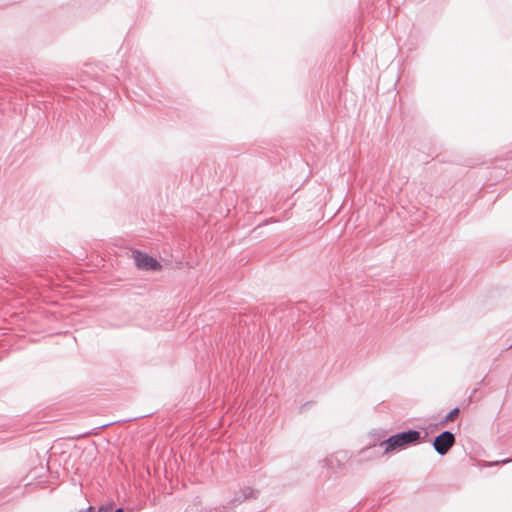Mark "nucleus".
<instances>
[{
    "instance_id": "nucleus-1",
    "label": "nucleus",
    "mask_w": 512,
    "mask_h": 512,
    "mask_svg": "<svg viewBox=\"0 0 512 512\" xmlns=\"http://www.w3.org/2000/svg\"><path fill=\"white\" fill-rule=\"evenodd\" d=\"M421 434L417 430H408L390 436L388 439L381 442L380 446L384 448L386 453L393 451L397 448H402L408 444L416 443L419 441Z\"/></svg>"
},
{
    "instance_id": "nucleus-2",
    "label": "nucleus",
    "mask_w": 512,
    "mask_h": 512,
    "mask_svg": "<svg viewBox=\"0 0 512 512\" xmlns=\"http://www.w3.org/2000/svg\"><path fill=\"white\" fill-rule=\"evenodd\" d=\"M455 440V435L452 432L443 431L435 437L433 447L439 455L443 456L453 447Z\"/></svg>"
},
{
    "instance_id": "nucleus-3",
    "label": "nucleus",
    "mask_w": 512,
    "mask_h": 512,
    "mask_svg": "<svg viewBox=\"0 0 512 512\" xmlns=\"http://www.w3.org/2000/svg\"><path fill=\"white\" fill-rule=\"evenodd\" d=\"M134 260L137 267L141 269L155 270L160 266L156 259L139 251L134 252Z\"/></svg>"
},
{
    "instance_id": "nucleus-4",
    "label": "nucleus",
    "mask_w": 512,
    "mask_h": 512,
    "mask_svg": "<svg viewBox=\"0 0 512 512\" xmlns=\"http://www.w3.org/2000/svg\"><path fill=\"white\" fill-rule=\"evenodd\" d=\"M256 497V491L250 487H246L239 492L235 493L233 502L235 503H241L242 501L249 499V498H255Z\"/></svg>"
},
{
    "instance_id": "nucleus-5",
    "label": "nucleus",
    "mask_w": 512,
    "mask_h": 512,
    "mask_svg": "<svg viewBox=\"0 0 512 512\" xmlns=\"http://www.w3.org/2000/svg\"><path fill=\"white\" fill-rule=\"evenodd\" d=\"M459 412H460V410H459V408H457V407H456V408H454V409H452V410H451V411H450V412L445 416V418H444L442 421H440V425H441V426H444L447 422H449V421H453V420L458 416Z\"/></svg>"
},
{
    "instance_id": "nucleus-6",
    "label": "nucleus",
    "mask_w": 512,
    "mask_h": 512,
    "mask_svg": "<svg viewBox=\"0 0 512 512\" xmlns=\"http://www.w3.org/2000/svg\"><path fill=\"white\" fill-rule=\"evenodd\" d=\"M512 461V458L511 459H503V460H500V461H496L494 463H492L493 465H498V464H506V463H509Z\"/></svg>"
},
{
    "instance_id": "nucleus-7",
    "label": "nucleus",
    "mask_w": 512,
    "mask_h": 512,
    "mask_svg": "<svg viewBox=\"0 0 512 512\" xmlns=\"http://www.w3.org/2000/svg\"><path fill=\"white\" fill-rule=\"evenodd\" d=\"M108 510L109 509L107 507H100L97 512H108Z\"/></svg>"
},
{
    "instance_id": "nucleus-8",
    "label": "nucleus",
    "mask_w": 512,
    "mask_h": 512,
    "mask_svg": "<svg viewBox=\"0 0 512 512\" xmlns=\"http://www.w3.org/2000/svg\"><path fill=\"white\" fill-rule=\"evenodd\" d=\"M114 512H124L123 508H117Z\"/></svg>"
}]
</instances>
